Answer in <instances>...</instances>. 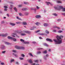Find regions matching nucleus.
Here are the masks:
<instances>
[{
    "mask_svg": "<svg viewBox=\"0 0 65 65\" xmlns=\"http://www.w3.org/2000/svg\"><path fill=\"white\" fill-rule=\"evenodd\" d=\"M24 4H27V3L26 2H24Z\"/></svg>",
    "mask_w": 65,
    "mask_h": 65,
    "instance_id": "obj_64",
    "label": "nucleus"
},
{
    "mask_svg": "<svg viewBox=\"0 0 65 65\" xmlns=\"http://www.w3.org/2000/svg\"><path fill=\"white\" fill-rule=\"evenodd\" d=\"M19 15L20 16H22V17H23V16H24V15H23L22 13H19Z\"/></svg>",
    "mask_w": 65,
    "mask_h": 65,
    "instance_id": "obj_17",
    "label": "nucleus"
},
{
    "mask_svg": "<svg viewBox=\"0 0 65 65\" xmlns=\"http://www.w3.org/2000/svg\"><path fill=\"white\" fill-rule=\"evenodd\" d=\"M47 58H46V57L45 56H44V60H46V59Z\"/></svg>",
    "mask_w": 65,
    "mask_h": 65,
    "instance_id": "obj_55",
    "label": "nucleus"
},
{
    "mask_svg": "<svg viewBox=\"0 0 65 65\" xmlns=\"http://www.w3.org/2000/svg\"><path fill=\"white\" fill-rule=\"evenodd\" d=\"M56 37L57 39H54L53 41H54L56 44H61L62 43V38H63V36H59L58 35H57L56 36Z\"/></svg>",
    "mask_w": 65,
    "mask_h": 65,
    "instance_id": "obj_1",
    "label": "nucleus"
},
{
    "mask_svg": "<svg viewBox=\"0 0 65 65\" xmlns=\"http://www.w3.org/2000/svg\"><path fill=\"white\" fill-rule=\"evenodd\" d=\"M40 31L39 30H38L37 31H35L36 33H37L38 32H40Z\"/></svg>",
    "mask_w": 65,
    "mask_h": 65,
    "instance_id": "obj_58",
    "label": "nucleus"
},
{
    "mask_svg": "<svg viewBox=\"0 0 65 65\" xmlns=\"http://www.w3.org/2000/svg\"><path fill=\"white\" fill-rule=\"evenodd\" d=\"M57 29H58V30H59V29H60V28L58 27H57Z\"/></svg>",
    "mask_w": 65,
    "mask_h": 65,
    "instance_id": "obj_60",
    "label": "nucleus"
},
{
    "mask_svg": "<svg viewBox=\"0 0 65 65\" xmlns=\"http://www.w3.org/2000/svg\"><path fill=\"white\" fill-rule=\"evenodd\" d=\"M19 59L20 60H24V58L22 57H20L19 58Z\"/></svg>",
    "mask_w": 65,
    "mask_h": 65,
    "instance_id": "obj_40",
    "label": "nucleus"
},
{
    "mask_svg": "<svg viewBox=\"0 0 65 65\" xmlns=\"http://www.w3.org/2000/svg\"><path fill=\"white\" fill-rule=\"evenodd\" d=\"M34 10L35 12H36V9L35 8Z\"/></svg>",
    "mask_w": 65,
    "mask_h": 65,
    "instance_id": "obj_51",
    "label": "nucleus"
},
{
    "mask_svg": "<svg viewBox=\"0 0 65 65\" xmlns=\"http://www.w3.org/2000/svg\"><path fill=\"white\" fill-rule=\"evenodd\" d=\"M1 65H4V64H5L3 62H1Z\"/></svg>",
    "mask_w": 65,
    "mask_h": 65,
    "instance_id": "obj_62",
    "label": "nucleus"
},
{
    "mask_svg": "<svg viewBox=\"0 0 65 65\" xmlns=\"http://www.w3.org/2000/svg\"><path fill=\"white\" fill-rule=\"evenodd\" d=\"M15 47L17 48V49H18V50H20L21 49V47L19 46H15Z\"/></svg>",
    "mask_w": 65,
    "mask_h": 65,
    "instance_id": "obj_12",
    "label": "nucleus"
},
{
    "mask_svg": "<svg viewBox=\"0 0 65 65\" xmlns=\"http://www.w3.org/2000/svg\"><path fill=\"white\" fill-rule=\"evenodd\" d=\"M12 40H13V41H14V42H16V41H17V39H16L15 38H12Z\"/></svg>",
    "mask_w": 65,
    "mask_h": 65,
    "instance_id": "obj_15",
    "label": "nucleus"
},
{
    "mask_svg": "<svg viewBox=\"0 0 65 65\" xmlns=\"http://www.w3.org/2000/svg\"><path fill=\"white\" fill-rule=\"evenodd\" d=\"M12 62H14V59H11V60L10 61L11 63H12Z\"/></svg>",
    "mask_w": 65,
    "mask_h": 65,
    "instance_id": "obj_36",
    "label": "nucleus"
},
{
    "mask_svg": "<svg viewBox=\"0 0 65 65\" xmlns=\"http://www.w3.org/2000/svg\"><path fill=\"white\" fill-rule=\"evenodd\" d=\"M46 40H47V41H50V42H53V41L52 39H46Z\"/></svg>",
    "mask_w": 65,
    "mask_h": 65,
    "instance_id": "obj_7",
    "label": "nucleus"
},
{
    "mask_svg": "<svg viewBox=\"0 0 65 65\" xmlns=\"http://www.w3.org/2000/svg\"><path fill=\"white\" fill-rule=\"evenodd\" d=\"M34 61L35 62H38V60H34Z\"/></svg>",
    "mask_w": 65,
    "mask_h": 65,
    "instance_id": "obj_56",
    "label": "nucleus"
},
{
    "mask_svg": "<svg viewBox=\"0 0 65 65\" xmlns=\"http://www.w3.org/2000/svg\"><path fill=\"white\" fill-rule=\"evenodd\" d=\"M58 33H62L63 32V31L61 30H59L58 31Z\"/></svg>",
    "mask_w": 65,
    "mask_h": 65,
    "instance_id": "obj_34",
    "label": "nucleus"
},
{
    "mask_svg": "<svg viewBox=\"0 0 65 65\" xmlns=\"http://www.w3.org/2000/svg\"><path fill=\"white\" fill-rule=\"evenodd\" d=\"M35 24H36L37 26H39V25H41V24L39 22H37V23H35Z\"/></svg>",
    "mask_w": 65,
    "mask_h": 65,
    "instance_id": "obj_9",
    "label": "nucleus"
},
{
    "mask_svg": "<svg viewBox=\"0 0 65 65\" xmlns=\"http://www.w3.org/2000/svg\"><path fill=\"white\" fill-rule=\"evenodd\" d=\"M13 7V6L12 5H10V7L9 8V9L11 10H12V7Z\"/></svg>",
    "mask_w": 65,
    "mask_h": 65,
    "instance_id": "obj_11",
    "label": "nucleus"
},
{
    "mask_svg": "<svg viewBox=\"0 0 65 65\" xmlns=\"http://www.w3.org/2000/svg\"><path fill=\"white\" fill-rule=\"evenodd\" d=\"M57 3H62V2L61 1H57Z\"/></svg>",
    "mask_w": 65,
    "mask_h": 65,
    "instance_id": "obj_28",
    "label": "nucleus"
},
{
    "mask_svg": "<svg viewBox=\"0 0 65 65\" xmlns=\"http://www.w3.org/2000/svg\"><path fill=\"white\" fill-rule=\"evenodd\" d=\"M21 56L23 58H24V57H25V55L23 54H21Z\"/></svg>",
    "mask_w": 65,
    "mask_h": 65,
    "instance_id": "obj_29",
    "label": "nucleus"
},
{
    "mask_svg": "<svg viewBox=\"0 0 65 65\" xmlns=\"http://www.w3.org/2000/svg\"><path fill=\"white\" fill-rule=\"evenodd\" d=\"M8 35V34H2L1 36L2 37H6V36H7Z\"/></svg>",
    "mask_w": 65,
    "mask_h": 65,
    "instance_id": "obj_5",
    "label": "nucleus"
},
{
    "mask_svg": "<svg viewBox=\"0 0 65 65\" xmlns=\"http://www.w3.org/2000/svg\"><path fill=\"white\" fill-rule=\"evenodd\" d=\"M14 35L16 36H17V37H18V38H19V36H17V33H13L12 36L14 37H15V36Z\"/></svg>",
    "mask_w": 65,
    "mask_h": 65,
    "instance_id": "obj_3",
    "label": "nucleus"
},
{
    "mask_svg": "<svg viewBox=\"0 0 65 65\" xmlns=\"http://www.w3.org/2000/svg\"><path fill=\"white\" fill-rule=\"evenodd\" d=\"M24 14L25 15H28L29 14V13L25 12L24 13Z\"/></svg>",
    "mask_w": 65,
    "mask_h": 65,
    "instance_id": "obj_25",
    "label": "nucleus"
},
{
    "mask_svg": "<svg viewBox=\"0 0 65 65\" xmlns=\"http://www.w3.org/2000/svg\"><path fill=\"white\" fill-rule=\"evenodd\" d=\"M41 53V52L40 51L38 52H37V54H40Z\"/></svg>",
    "mask_w": 65,
    "mask_h": 65,
    "instance_id": "obj_54",
    "label": "nucleus"
},
{
    "mask_svg": "<svg viewBox=\"0 0 65 65\" xmlns=\"http://www.w3.org/2000/svg\"><path fill=\"white\" fill-rule=\"evenodd\" d=\"M46 3L47 4V5H49V4H51V5H53V4H51L50 2H46Z\"/></svg>",
    "mask_w": 65,
    "mask_h": 65,
    "instance_id": "obj_16",
    "label": "nucleus"
},
{
    "mask_svg": "<svg viewBox=\"0 0 65 65\" xmlns=\"http://www.w3.org/2000/svg\"><path fill=\"white\" fill-rule=\"evenodd\" d=\"M26 34H23L22 33L21 34V36H25V35H26Z\"/></svg>",
    "mask_w": 65,
    "mask_h": 65,
    "instance_id": "obj_31",
    "label": "nucleus"
},
{
    "mask_svg": "<svg viewBox=\"0 0 65 65\" xmlns=\"http://www.w3.org/2000/svg\"><path fill=\"white\" fill-rule=\"evenodd\" d=\"M20 49H21V50H25V47H21Z\"/></svg>",
    "mask_w": 65,
    "mask_h": 65,
    "instance_id": "obj_32",
    "label": "nucleus"
},
{
    "mask_svg": "<svg viewBox=\"0 0 65 65\" xmlns=\"http://www.w3.org/2000/svg\"><path fill=\"white\" fill-rule=\"evenodd\" d=\"M17 19H18V20H22V19L19 17H17Z\"/></svg>",
    "mask_w": 65,
    "mask_h": 65,
    "instance_id": "obj_30",
    "label": "nucleus"
},
{
    "mask_svg": "<svg viewBox=\"0 0 65 65\" xmlns=\"http://www.w3.org/2000/svg\"><path fill=\"white\" fill-rule=\"evenodd\" d=\"M13 38V37H10L9 36H8V39H12Z\"/></svg>",
    "mask_w": 65,
    "mask_h": 65,
    "instance_id": "obj_18",
    "label": "nucleus"
},
{
    "mask_svg": "<svg viewBox=\"0 0 65 65\" xmlns=\"http://www.w3.org/2000/svg\"><path fill=\"white\" fill-rule=\"evenodd\" d=\"M39 35L42 36L45 35V34H44V33H41V34H40Z\"/></svg>",
    "mask_w": 65,
    "mask_h": 65,
    "instance_id": "obj_24",
    "label": "nucleus"
},
{
    "mask_svg": "<svg viewBox=\"0 0 65 65\" xmlns=\"http://www.w3.org/2000/svg\"><path fill=\"white\" fill-rule=\"evenodd\" d=\"M35 8H30V9L31 10H34V9Z\"/></svg>",
    "mask_w": 65,
    "mask_h": 65,
    "instance_id": "obj_59",
    "label": "nucleus"
},
{
    "mask_svg": "<svg viewBox=\"0 0 65 65\" xmlns=\"http://www.w3.org/2000/svg\"><path fill=\"white\" fill-rule=\"evenodd\" d=\"M44 45L45 46H48L49 45L46 44V43H44Z\"/></svg>",
    "mask_w": 65,
    "mask_h": 65,
    "instance_id": "obj_22",
    "label": "nucleus"
},
{
    "mask_svg": "<svg viewBox=\"0 0 65 65\" xmlns=\"http://www.w3.org/2000/svg\"><path fill=\"white\" fill-rule=\"evenodd\" d=\"M44 45L45 46H48L49 45L46 44V43H44Z\"/></svg>",
    "mask_w": 65,
    "mask_h": 65,
    "instance_id": "obj_21",
    "label": "nucleus"
},
{
    "mask_svg": "<svg viewBox=\"0 0 65 65\" xmlns=\"http://www.w3.org/2000/svg\"><path fill=\"white\" fill-rule=\"evenodd\" d=\"M5 46L4 45H2L1 47V48L2 49V50H3L5 48Z\"/></svg>",
    "mask_w": 65,
    "mask_h": 65,
    "instance_id": "obj_6",
    "label": "nucleus"
},
{
    "mask_svg": "<svg viewBox=\"0 0 65 65\" xmlns=\"http://www.w3.org/2000/svg\"><path fill=\"white\" fill-rule=\"evenodd\" d=\"M7 10V9H4V11H6Z\"/></svg>",
    "mask_w": 65,
    "mask_h": 65,
    "instance_id": "obj_61",
    "label": "nucleus"
},
{
    "mask_svg": "<svg viewBox=\"0 0 65 65\" xmlns=\"http://www.w3.org/2000/svg\"><path fill=\"white\" fill-rule=\"evenodd\" d=\"M30 30H34V28H30Z\"/></svg>",
    "mask_w": 65,
    "mask_h": 65,
    "instance_id": "obj_63",
    "label": "nucleus"
},
{
    "mask_svg": "<svg viewBox=\"0 0 65 65\" xmlns=\"http://www.w3.org/2000/svg\"><path fill=\"white\" fill-rule=\"evenodd\" d=\"M14 10H15V11L16 12H17V8H16V7H14Z\"/></svg>",
    "mask_w": 65,
    "mask_h": 65,
    "instance_id": "obj_27",
    "label": "nucleus"
},
{
    "mask_svg": "<svg viewBox=\"0 0 65 65\" xmlns=\"http://www.w3.org/2000/svg\"><path fill=\"white\" fill-rule=\"evenodd\" d=\"M16 64H17V65H19V62H15Z\"/></svg>",
    "mask_w": 65,
    "mask_h": 65,
    "instance_id": "obj_52",
    "label": "nucleus"
},
{
    "mask_svg": "<svg viewBox=\"0 0 65 65\" xmlns=\"http://www.w3.org/2000/svg\"><path fill=\"white\" fill-rule=\"evenodd\" d=\"M36 18L37 19H38L39 18H40L41 17H40V15H36Z\"/></svg>",
    "mask_w": 65,
    "mask_h": 65,
    "instance_id": "obj_13",
    "label": "nucleus"
},
{
    "mask_svg": "<svg viewBox=\"0 0 65 65\" xmlns=\"http://www.w3.org/2000/svg\"><path fill=\"white\" fill-rule=\"evenodd\" d=\"M36 7V8H37V9H38L40 8L39 7H38V6H37Z\"/></svg>",
    "mask_w": 65,
    "mask_h": 65,
    "instance_id": "obj_49",
    "label": "nucleus"
},
{
    "mask_svg": "<svg viewBox=\"0 0 65 65\" xmlns=\"http://www.w3.org/2000/svg\"><path fill=\"white\" fill-rule=\"evenodd\" d=\"M16 23L17 24H21V22H16Z\"/></svg>",
    "mask_w": 65,
    "mask_h": 65,
    "instance_id": "obj_37",
    "label": "nucleus"
},
{
    "mask_svg": "<svg viewBox=\"0 0 65 65\" xmlns=\"http://www.w3.org/2000/svg\"><path fill=\"white\" fill-rule=\"evenodd\" d=\"M12 52H13V53H16L17 51H16V50H12Z\"/></svg>",
    "mask_w": 65,
    "mask_h": 65,
    "instance_id": "obj_41",
    "label": "nucleus"
},
{
    "mask_svg": "<svg viewBox=\"0 0 65 65\" xmlns=\"http://www.w3.org/2000/svg\"><path fill=\"white\" fill-rule=\"evenodd\" d=\"M4 23H5V22H4V21H2L1 24H4Z\"/></svg>",
    "mask_w": 65,
    "mask_h": 65,
    "instance_id": "obj_48",
    "label": "nucleus"
},
{
    "mask_svg": "<svg viewBox=\"0 0 65 65\" xmlns=\"http://www.w3.org/2000/svg\"><path fill=\"white\" fill-rule=\"evenodd\" d=\"M22 6H23L22 5H18V7H22Z\"/></svg>",
    "mask_w": 65,
    "mask_h": 65,
    "instance_id": "obj_42",
    "label": "nucleus"
},
{
    "mask_svg": "<svg viewBox=\"0 0 65 65\" xmlns=\"http://www.w3.org/2000/svg\"><path fill=\"white\" fill-rule=\"evenodd\" d=\"M5 44H7V45H9V44H10V43L6 42H5Z\"/></svg>",
    "mask_w": 65,
    "mask_h": 65,
    "instance_id": "obj_23",
    "label": "nucleus"
},
{
    "mask_svg": "<svg viewBox=\"0 0 65 65\" xmlns=\"http://www.w3.org/2000/svg\"><path fill=\"white\" fill-rule=\"evenodd\" d=\"M6 52V51H4L2 52V54H5Z\"/></svg>",
    "mask_w": 65,
    "mask_h": 65,
    "instance_id": "obj_45",
    "label": "nucleus"
},
{
    "mask_svg": "<svg viewBox=\"0 0 65 65\" xmlns=\"http://www.w3.org/2000/svg\"><path fill=\"white\" fill-rule=\"evenodd\" d=\"M48 25L47 23H44V26L45 27H47V26Z\"/></svg>",
    "mask_w": 65,
    "mask_h": 65,
    "instance_id": "obj_20",
    "label": "nucleus"
},
{
    "mask_svg": "<svg viewBox=\"0 0 65 65\" xmlns=\"http://www.w3.org/2000/svg\"><path fill=\"white\" fill-rule=\"evenodd\" d=\"M24 32L25 33H27V34H31V32L27 30L25 31Z\"/></svg>",
    "mask_w": 65,
    "mask_h": 65,
    "instance_id": "obj_4",
    "label": "nucleus"
},
{
    "mask_svg": "<svg viewBox=\"0 0 65 65\" xmlns=\"http://www.w3.org/2000/svg\"><path fill=\"white\" fill-rule=\"evenodd\" d=\"M54 8L55 9L58 10H60L61 9H62L63 11H65V8H64L61 6H59V5H58L57 7H55Z\"/></svg>",
    "mask_w": 65,
    "mask_h": 65,
    "instance_id": "obj_2",
    "label": "nucleus"
},
{
    "mask_svg": "<svg viewBox=\"0 0 65 65\" xmlns=\"http://www.w3.org/2000/svg\"><path fill=\"white\" fill-rule=\"evenodd\" d=\"M27 10H28V9H27V8H25L24 9H22V10H23V11Z\"/></svg>",
    "mask_w": 65,
    "mask_h": 65,
    "instance_id": "obj_19",
    "label": "nucleus"
},
{
    "mask_svg": "<svg viewBox=\"0 0 65 65\" xmlns=\"http://www.w3.org/2000/svg\"><path fill=\"white\" fill-rule=\"evenodd\" d=\"M43 53H44V54H46V53H47V52H46V51H45L43 52Z\"/></svg>",
    "mask_w": 65,
    "mask_h": 65,
    "instance_id": "obj_43",
    "label": "nucleus"
},
{
    "mask_svg": "<svg viewBox=\"0 0 65 65\" xmlns=\"http://www.w3.org/2000/svg\"><path fill=\"white\" fill-rule=\"evenodd\" d=\"M20 40L22 42H25V40L22 39H20Z\"/></svg>",
    "mask_w": 65,
    "mask_h": 65,
    "instance_id": "obj_33",
    "label": "nucleus"
},
{
    "mask_svg": "<svg viewBox=\"0 0 65 65\" xmlns=\"http://www.w3.org/2000/svg\"><path fill=\"white\" fill-rule=\"evenodd\" d=\"M42 48H38L37 50H42Z\"/></svg>",
    "mask_w": 65,
    "mask_h": 65,
    "instance_id": "obj_44",
    "label": "nucleus"
},
{
    "mask_svg": "<svg viewBox=\"0 0 65 65\" xmlns=\"http://www.w3.org/2000/svg\"><path fill=\"white\" fill-rule=\"evenodd\" d=\"M28 55H30L31 56V57H33V55H32V54L31 53H29Z\"/></svg>",
    "mask_w": 65,
    "mask_h": 65,
    "instance_id": "obj_38",
    "label": "nucleus"
},
{
    "mask_svg": "<svg viewBox=\"0 0 65 65\" xmlns=\"http://www.w3.org/2000/svg\"><path fill=\"white\" fill-rule=\"evenodd\" d=\"M29 62L30 63H33V61L31 60H30L29 61Z\"/></svg>",
    "mask_w": 65,
    "mask_h": 65,
    "instance_id": "obj_35",
    "label": "nucleus"
},
{
    "mask_svg": "<svg viewBox=\"0 0 65 65\" xmlns=\"http://www.w3.org/2000/svg\"><path fill=\"white\" fill-rule=\"evenodd\" d=\"M61 21V19H59L57 20V21H58V22H60Z\"/></svg>",
    "mask_w": 65,
    "mask_h": 65,
    "instance_id": "obj_57",
    "label": "nucleus"
},
{
    "mask_svg": "<svg viewBox=\"0 0 65 65\" xmlns=\"http://www.w3.org/2000/svg\"><path fill=\"white\" fill-rule=\"evenodd\" d=\"M53 31L54 32H56L57 30H56L54 29L53 30Z\"/></svg>",
    "mask_w": 65,
    "mask_h": 65,
    "instance_id": "obj_46",
    "label": "nucleus"
},
{
    "mask_svg": "<svg viewBox=\"0 0 65 65\" xmlns=\"http://www.w3.org/2000/svg\"><path fill=\"white\" fill-rule=\"evenodd\" d=\"M14 56L16 57H18V55L17 54H15Z\"/></svg>",
    "mask_w": 65,
    "mask_h": 65,
    "instance_id": "obj_50",
    "label": "nucleus"
},
{
    "mask_svg": "<svg viewBox=\"0 0 65 65\" xmlns=\"http://www.w3.org/2000/svg\"><path fill=\"white\" fill-rule=\"evenodd\" d=\"M45 32L48 34H49V31H48V30H46L45 31Z\"/></svg>",
    "mask_w": 65,
    "mask_h": 65,
    "instance_id": "obj_26",
    "label": "nucleus"
},
{
    "mask_svg": "<svg viewBox=\"0 0 65 65\" xmlns=\"http://www.w3.org/2000/svg\"><path fill=\"white\" fill-rule=\"evenodd\" d=\"M22 24L23 25H27V23L26 22H22Z\"/></svg>",
    "mask_w": 65,
    "mask_h": 65,
    "instance_id": "obj_8",
    "label": "nucleus"
},
{
    "mask_svg": "<svg viewBox=\"0 0 65 65\" xmlns=\"http://www.w3.org/2000/svg\"><path fill=\"white\" fill-rule=\"evenodd\" d=\"M53 15H55V16H57L58 15L56 13H54V14H53Z\"/></svg>",
    "mask_w": 65,
    "mask_h": 65,
    "instance_id": "obj_39",
    "label": "nucleus"
},
{
    "mask_svg": "<svg viewBox=\"0 0 65 65\" xmlns=\"http://www.w3.org/2000/svg\"><path fill=\"white\" fill-rule=\"evenodd\" d=\"M0 13H1V14L3 13V11H2L0 10Z\"/></svg>",
    "mask_w": 65,
    "mask_h": 65,
    "instance_id": "obj_53",
    "label": "nucleus"
},
{
    "mask_svg": "<svg viewBox=\"0 0 65 65\" xmlns=\"http://www.w3.org/2000/svg\"><path fill=\"white\" fill-rule=\"evenodd\" d=\"M23 43L24 44H29L30 43L29 42H23Z\"/></svg>",
    "mask_w": 65,
    "mask_h": 65,
    "instance_id": "obj_10",
    "label": "nucleus"
},
{
    "mask_svg": "<svg viewBox=\"0 0 65 65\" xmlns=\"http://www.w3.org/2000/svg\"><path fill=\"white\" fill-rule=\"evenodd\" d=\"M10 25L12 26H14L15 25V24L12 23H10Z\"/></svg>",
    "mask_w": 65,
    "mask_h": 65,
    "instance_id": "obj_14",
    "label": "nucleus"
},
{
    "mask_svg": "<svg viewBox=\"0 0 65 65\" xmlns=\"http://www.w3.org/2000/svg\"><path fill=\"white\" fill-rule=\"evenodd\" d=\"M4 8H8V7H7V6H4Z\"/></svg>",
    "mask_w": 65,
    "mask_h": 65,
    "instance_id": "obj_47",
    "label": "nucleus"
}]
</instances>
